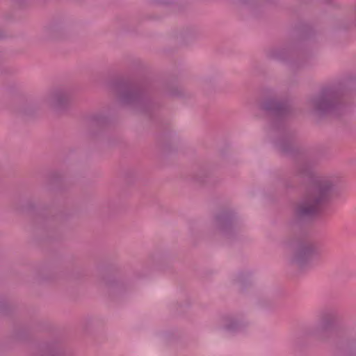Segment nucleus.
<instances>
[{
	"label": "nucleus",
	"instance_id": "obj_1",
	"mask_svg": "<svg viewBox=\"0 0 356 356\" xmlns=\"http://www.w3.org/2000/svg\"><path fill=\"white\" fill-rule=\"evenodd\" d=\"M325 193L326 190H321L318 192V194L307 197L299 206L298 212L301 214H309L316 211L320 203L323 200Z\"/></svg>",
	"mask_w": 356,
	"mask_h": 356
}]
</instances>
